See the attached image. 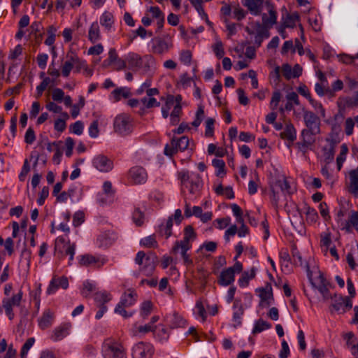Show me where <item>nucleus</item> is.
I'll return each instance as SVG.
<instances>
[{
    "mask_svg": "<svg viewBox=\"0 0 358 358\" xmlns=\"http://www.w3.org/2000/svg\"><path fill=\"white\" fill-rule=\"evenodd\" d=\"M150 43L152 52L158 55L166 53L171 45L168 41L159 37L152 38Z\"/></svg>",
    "mask_w": 358,
    "mask_h": 358,
    "instance_id": "obj_20",
    "label": "nucleus"
},
{
    "mask_svg": "<svg viewBox=\"0 0 358 358\" xmlns=\"http://www.w3.org/2000/svg\"><path fill=\"white\" fill-rule=\"evenodd\" d=\"M88 38L92 43H94L100 40V29L97 22H94L91 24L88 31Z\"/></svg>",
    "mask_w": 358,
    "mask_h": 358,
    "instance_id": "obj_34",
    "label": "nucleus"
},
{
    "mask_svg": "<svg viewBox=\"0 0 358 358\" xmlns=\"http://www.w3.org/2000/svg\"><path fill=\"white\" fill-rule=\"evenodd\" d=\"M213 48V52L217 58L220 59L223 57L224 55V50L223 44L221 41H217Z\"/></svg>",
    "mask_w": 358,
    "mask_h": 358,
    "instance_id": "obj_63",
    "label": "nucleus"
},
{
    "mask_svg": "<svg viewBox=\"0 0 358 358\" xmlns=\"http://www.w3.org/2000/svg\"><path fill=\"white\" fill-rule=\"evenodd\" d=\"M78 258L79 264L81 266H88L92 264H99L98 267L99 268L105 264V261H101L99 258L90 255H81Z\"/></svg>",
    "mask_w": 358,
    "mask_h": 358,
    "instance_id": "obj_30",
    "label": "nucleus"
},
{
    "mask_svg": "<svg viewBox=\"0 0 358 358\" xmlns=\"http://www.w3.org/2000/svg\"><path fill=\"white\" fill-rule=\"evenodd\" d=\"M167 320L171 329L182 328L187 325V321L178 313L170 315Z\"/></svg>",
    "mask_w": 358,
    "mask_h": 358,
    "instance_id": "obj_32",
    "label": "nucleus"
},
{
    "mask_svg": "<svg viewBox=\"0 0 358 358\" xmlns=\"http://www.w3.org/2000/svg\"><path fill=\"white\" fill-rule=\"evenodd\" d=\"M348 87L354 92L353 96L350 99V103L358 106V81L349 78Z\"/></svg>",
    "mask_w": 358,
    "mask_h": 358,
    "instance_id": "obj_43",
    "label": "nucleus"
},
{
    "mask_svg": "<svg viewBox=\"0 0 358 358\" xmlns=\"http://www.w3.org/2000/svg\"><path fill=\"white\" fill-rule=\"evenodd\" d=\"M215 120L213 117H208L205 122V136L212 137L214 134Z\"/></svg>",
    "mask_w": 358,
    "mask_h": 358,
    "instance_id": "obj_55",
    "label": "nucleus"
},
{
    "mask_svg": "<svg viewBox=\"0 0 358 358\" xmlns=\"http://www.w3.org/2000/svg\"><path fill=\"white\" fill-rule=\"evenodd\" d=\"M68 287L69 280L66 277L62 276L61 278H57L56 276H54L50 282L46 292L49 295L53 294L59 287L66 289Z\"/></svg>",
    "mask_w": 358,
    "mask_h": 358,
    "instance_id": "obj_19",
    "label": "nucleus"
},
{
    "mask_svg": "<svg viewBox=\"0 0 358 358\" xmlns=\"http://www.w3.org/2000/svg\"><path fill=\"white\" fill-rule=\"evenodd\" d=\"M235 280V275L231 268H226L223 270L219 276L218 284L223 287L231 285Z\"/></svg>",
    "mask_w": 358,
    "mask_h": 358,
    "instance_id": "obj_29",
    "label": "nucleus"
},
{
    "mask_svg": "<svg viewBox=\"0 0 358 358\" xmlns=\"http://www.w3.org/2000/svg\"><path fill=\"white\" fill-rule=\"evenodd\" d=\"M280 98H281V94L279 90H276V91L273 92L272 97H271V100L270 102V108L273 110H275L277 108V107L279 104V102L280 101Z\"/></svg>",
    "mask_w": 358,
    "mask_h": 358,
    "instance_id": "obj_61",
    "label": "nucleus"
},
{
    "mask_svg": "<svg viewBox=\"0 0 358 358\" xmlns=\"http://www.w3.org/2000/svg\"><path fill=\"white\" fill-rule=\"evenodd\" d=\"M255 275V272L253 270H252L250 273L248 271H244L238 280V285L241 287H246L249 284L250 280L252 279Z\"/></svg>",
    "mask_w": 358,
    "mask_h": 358,
    "instance_id": "obj_47",
    "label": "nucleus"
},
{
    "mask_svg": "<svg viewBox=\"0 0 358 358\" xmlns=\"http://www.w3.org/2000/svg\"><path fill=\"white\" fill-rule=\"evenodd\" d=\"M138 294L134 289H128L120 297L119 303L115 308L114 312L122 316L124 318L131 317L134 312H128L127 308L131 307L135 304L137 300Z\"/></svg>",
    "mask_w": 358,
    "mask_h": 358,
    "instance_id": "obj_5",
    "label": "nucleus"
},
{
    "mask_svg": "<svg viewBox=\"0 0 358 358\" xmlns=\"http://www.w3.org/2000/svg\"><path fill=\"white\" fill-rule=\"evenodd\" d=\"M179 179L180 180L182 192L185 188L188 189L191 194L197 195L199 194L203 187V181L198 173H189L188 171L180 172L179 173Z\"/></svg>",
    "mask_w": 358,
    "mask_h": 358,
    "instance_id": "obj_3",
    "label": "nucleus"
},
{
    "mask_svg": "<svg viewBox=\"0 0 358 358\" xmlns=\"http://www.w3.org/2000/svg\"><path fill=\"white\" fill-rule=\"evenodd\" d=\"M283 20L282 24L287 28H294L296 26V22L299 20V15L297 12L292 14L287 13L286 17H282Z\"/></svg>",
    "mask_w": 358,
    "mask_h": 358,
    "instance_id": "obj_38",
    "label": "nucleus"
},
{
    "mask_svg": "<svg viewBox=\"0 0 358 358\" xmlns=\"http://www.w3.org/2000/svg\"><path fill=\"white\" fill-rule=\"evenodd\" d=\"M349 190L352 194H358V166L349 171Z\"/></svg>",
    "mask_w": 358,
    "mask_h": 358,
    "instance_id": "obj_33",
    "label": "nucleus"
},
{
    "mask_svg": "<svg viewBox=\"0 0 358 358\" xmlns=\"http://www.w3.org/2000/svg\"><path fill=\"white\" fill-rule=\"evenodd\" d=\"M303 120L306 128L301 131V141L296 143L299 150L306 153L308 148L315 142V136L320 134L321 120L313 112L303 110Z\"/></svg>",
    "mask_w": 358,
    "mask_h": 358,
    "instance_id": "obj_1",
    "label": "nucleus"
},
{
    "mask_svg": "<svg viewBox=\"0 0 358 358\" xmlns=\"http://www.w3.org/2000/svg\"><path fill=\"white\" fill-rule=\"evenodd\" d=\"M189 140L187 136H181L178 138L173 137L171 141V144H166L164 147V153L165 155L172 157L178 151L185 150L189 145Z\"/></svg>",
    "mask_w": 358,
    "mask_h": 358,
    "instance_id": "obj_9",
    "label": "nucleus"
},
{
    "mask_svg": "<svg viewBox=\"0 0 358 358\" xmlns=\"http://www.w3.org/2000/svg\"><path fill=\"white\" fill-rule=\"evenodd\" d=\"M85 98L82 96L79 97V101L76 104H73L71 106V116L73 118H76L78 117V115L80 113V110L81 108H83L85 106Z\"/></svg>",
    "mask_w": 358,
    "mask_h": 358,
    "instance_id": "obj_52",
    "label": "nucleus"
},
{
    "mask_svg": "<svg viewBox=\"0 0 358 358\" xmlns=\"http://www.w3.org/2000/svg\"><path fill=\"white\" fill-rule=\"evenodd\" d=\"M331 299V308L338 314H344L352 308V301L349 296L334 294Z\"/></svg>",
    "mask_w": 358,
    "mask_h": 358,
    "instance_id": "obj_11",
    "label": "nucleus"
},
{
    "mask_svg": "<svg viewBox=\"0 0 358 358\" xmlns=\"http://www.w3.org/2000/svg\"><path fill=\"white\" fill-rule=\"evenodd\" d=\"M129 176L136 185L144 184L148 180V174L142 166H134L129 169Z\"/></svg>",
    "mask_w": 358,
    "mask_h": 358,
    "instance_id": "obj_15",
    "label": "nucleus"
},
{
    "mask_svg": "<svg viewBox=\"0 0 358 358\" xmlns=\"http://www.w3.org/2000/svg\"><path fill=\"white\" fill-rule=\"evenodd\" d=\"M35 343V338L34 337L29 338L24 343L21 348L20 356L21 358H26L29 350L34 345Z\"/></svg>",
    "mask_w": 358,
    "mask_h": 358,
    "instance_id": "obj_54",
    "label": "nucleus"
},
{
    "mask_svg": "<svg viewBox=\"0 0 358 358\" xmlns=\"http://www.w3.org/2000/svg\"><path fill=\"white\" fill-rule=\"evenodd\" d=\"M154 353L153 346L149 343L139 342L132 348L133 358H152Z\"/></svg>",
    "mask_w": 358,
    "mask_h": 358,
    "instance_id": "obj_13",
    "label": "nucleus"
},
{
    "mask_svg": "<svg viewBox=\"0 0 358 358\" xmlns=\"http://www.w3.org/2000/svg\"><path fill=\"white\" fill-rule=\"evenodd\" d=\"M71 329V323L67 322L61 324L54 329L51 339L55 342L62 340L69 334Z\"/></svg>",
    "mask_w": 358,
    "mask_h": 358,
    "instance_id": "obj_23",
    "label": "nucleus"
},
{
    "mask_svg": "<svg viewBox=\"0 0 358 358\" xmlns=\"http://www.w3.org/2000/svg\"><path fill=\"white\" fill-rule=\"evenodd\" d=\"M281 191L285 194H292L295 192V187H292L287 179L283 178L276 182Z\"/></svg>",
    "mask_w": 358,
    "mask_h": 358,
    "instance_id": "obj_44",
    "label": "nucleus"
},
{
    "mask_svg": "<svg viewBox=\"0 0 358 358\" xmlns=\"http://www.w3.org/2000/svg\"><path fill=\"white\" fill-rule=\"evenodd\" d=\"M113 128L115 132L122 136H126L132 133L134 127L129 115L120 114L115 117L113 122Z\"/></svg>",
    "mask_w": 358,
    "mask_h": 358,
    "instance_id": "obj_7",
    "label": "nucleus"
},
{
    "mask_svg": "<svg viewBox=\"0 0 358 358\" xmlns=\"http://www.w3.org/2000/svg\"><path fill=\"white\" fill-rule=\"evenodd\" d=\"M118 238L117 234L112 230L101 232L96 241L97 247L102 249H107L113 245Z\"/></svg>",
    "mask_w": 358,
    "mask_h": 358,
    "instance_id": "obj_12",
    "label": "nucleus"
},
{
    "mask_svg": "<svg viewBox=\"0 0 358 358\" xmlns=\"http://www.w3.org/2000/svg\"><path fill=\"white\" fill-rule=\"evenodd\" d=\"M215 192L217 195L225 196L228 199H232L234 198V192L231 186H227L223 187L222 184H220L215 188Z\"/></svg>",
    "mask_w": 358,
    "mask_h": 358,
    "instance_id": "obj_37",
    "label": "nucleus"
},
{
    "mask_svg": "<svg viewBox=\"0 0 358 358\" xmlns=\"http://www.w3.org/2000/svg\"><path fill=\"white\" fill-rule=\"evenodd\" d=\"M130 89L127 87H120L115 89L110 94L113 102H118L122 98H129L131 96Z\"/></svg>",
    "mask_w": 358,
    "mask_h": 358,
    "instance_id": "obj_31",
    "label": "nucleus"
},
{
    "mask_svg": "<svg viewBox=\"0 0 358 358\" xmlns=\"http://www.w3.org/2000/svg\"><path fill=\"white\" fill-rule=\"evenodd\" d=\"M48 60V55L46 53H40L37 55L36 61L38 66L41 69H45Z\"/></svg>",
    "mask_w": 358,
    "mask_h": 358,
    "instance_id": "obj_64",
    "label": "nucleus"
},
{
    "mask_svg": "<svg viewBox=\"0 0 358 358\" xmlns=\"http://www.w3.org/2000/svg\"><path fill=\"white\" fill-rule=\"evenodd\" d=\"M111 299V294L106 291L97 292L94 295V300L96 306L106 305Z\"/></svg>",
    "mask_w": 358,
    "mask_h": 358,
    "instance_id": "obj_35",
    "label": "nucleus"
},
{
    "mask_svg": "<svg viewBox=\"0 0 358 358\" xmlns=\"http://www.w3.org/2000/svg\"><path fill=\"white\" fill-rule=\"evenodd\" d=\"M192 245H186L175 242L172 248V252L174 254L180 253L184 263L187 265L192 264L193 262L187 254V251L191 248Z\"/></svg>",
    "mask_w": 358,
    "mask_h": 358,
    "instance_id": "obj_22",
    "label": "nucleus"
},
{
    "mask_svg": "<svg viewBox=\"0 0 358 358\" xmlns=\"http://www.w3.org/2000/svg\"><path fill=\"white\" fill-rule=\"evenodd\" d=\"M327 145L322 148L323 157L327 164L331 163L334 159L336 143L333 140H327Z\"/></svg>",
    "mask_w": 358,
    "mask_h": 358,
    "instance_id": "obj_27",
    "label": "nucleus"
},
{
    "mask_svg": "<svg viewBox=\"0 0 358 358\" xmlns=\"http://www.w3.org/2000/svg\"><path fill=\"white\" fill-rule=\"evenodd\" d=\"M280 137L288 141L289 144H287V146L289 147L290 144L296 139V130L293 124H286L283 131L280 134Z\"/></svg>",
    "mask_w": 358,
    "mask_h": 358,
    "instance_id": "obj_25",
    "label": "nucleus"
},
{
    "mask_svg": "<svg viewBox=\"0 0 358 358\" xmlns=\"http://www.w3.org/2000/svg\"><path fill=\"white\" fill-rule=\"evenodd\" d=\"M83 285V287L80 290V294L83 296L87 298L95 289V285L90 280H85Z\"/></svg>",
    "mask_w": 358,
    "mask_h": 358,
    "instance_id": "obj_53",
    "label": "nucleus"
},
{
    "mask_svg": "<svg viewBox=\"0 0 358 358\" xmlns=\"http://www.w3.org/2000/svg\"><path fill=\"white\" fill-rule=\"evenodd\" d=\"M263 3V0H244L243 5L248 8L252 15L257 16L262 12Z\"/></svg>",
    "mask_w": 358,
    "mask_h": 358,
    "instance_id": "obj_26",
    "label": "nucleus"
},
{
    "mask_svg": "<svg viewBox=\"0 0 358 358\" xmlns=\"http://www.w3.org/2000/svg\"><path fill=\"white\" fill-rule=\"evenodd\" d=\"M22 297L23 292L22 289H19L17 292L13 294L11 297H6L2 299L5 314L10 320H13L15 317L13 307L20 306Z\"/></svg>",
    "mask_w": 358,
    "mask_h": 358,
    "instance_id": "obj_8",
    "label": "nucleus"
},
{
    "mask_svg": "<svg viewBox=\"0 0 358 358\" xmlns=\"http://www.w3.org/2000/svg\"><path fill=\"white\" fill-rule=\"evenodd\" d=\"M135 263L140 266V271L146 276H150L155 269L157 257L155 253L146 255L143 251L137 252Z\"/></svg>",
    "mask_w": 358,
    "mask_h": 358,
    "instance_id": "obj_6",
    "label": "nucleus"
},
{
    "mask_svg": "<svg viewBox=\"0 0 358 358\" xmlns=\"http://www.w3.org/2000/svg\"><path fill=\"white\" fill-rule=\"evenodd\" d=\"M270 36V33L266 29H261L257 27V34H255L253 40L254 44L257 48H259L264 38H268Z\"/></svg>",
    "mask_w": 358,
    "mask_h": 358,
    "instance_id": "obj_36",
    "label": "nucleus"
},
{
    "mask_svg": "<svg viewBox=\"0 0 358 358\" xmlns=\"http://www.w3.org/2000/svg\"><path fill=\"white\" fill-rule=\"evenodd\" d=\"M343 88V82L341 80L337 79L331 84V87L326 88V93L328 95L332 96L335 92L342 90Z\"/></svg>",
    "mask_w": 358,
    "mask_h": 358,
    "instance_id": "obj_51",
    "label": "nucleus"
},
{
    "mask_svg": "<svg viewBox=\"0 0 358 358\" xmlns=\"http://www.w3.org/2000/svg\"><path fill=\"white\" fill-rule=\"evenodd\" d=\"M141 101L147 108L158 107L160 106V103L157 101L155 98L153 97H144L141 99Z\"/></svg>",
    "mask_w": 358,
    "mask_h": 358,
    "instance_id": "obj_62",
    "label": "nucleus"
},
{
    "mask_svg": "<svg viewBox=\"0 0 358 358\" xmlns=\"http://www.w3.org/2000/svg\"><path fill=\"white\" fill-rule=\"evenodd\" d=\"M307 273L308 277L310 279L311 284L320 292L323 299L325 300L331 299L333 296L330 294L329 290V286H330L331 285L326 280L324 275L320 272L319 275L315 278V282H313L311 279V272L308 265Z\"/></svg>",
    "mask_w": 358,
    "mask_h": 358,
    "instance_id": "obj_10",
    "label": "nucleus"
},
{
    "mask_svg": "<svg viewBox=\"0 0 358 358\" xmlns=\"http://www.w3.org/2000/svg\"><path fill=\"white\" fill-rule=\"evenodd\" d=\"M54 313L50 309H45L42 316L38 319V326L41 329L50 327L54 321Z\"/></svg>",
    "mask_w": 358,
    "mask_h": 358,
    "instance_id": "obj_28",
    "label": "nucleus"
},
{
    "mask_svg": "<svg viewBox=\"0 0 358 358\" xmlns=\"http://www.w3.org/2000/svg\"><path fill=\"white\" fill-rule=\"evenodd\" d=\"M93 166L101 172H108L113 167V162L104 155L96 156L92 160Z\"/></svg>",
    "mask_w": 358,
    "mask_h": 358,
    "instance_id": "obj_17",
    "label": "nucleus"
},
{
    "mask_svg": "<svg viewBox=\"0 0 358 358\" xmlns=\"http://www.w3.org/2000/svg\"><path fill=\"white\" fill-rule=\"evenodd\" d=\"M155 335L161 342L166 341L169 338L168 329L164 327L159 328Z\"/></svg>",
    "mask_w": 358,
    "mask_h": 358,
    "instance_id": "obj_59",
    "label": "nucleus"
},
{
    "mask_svg": "<svg viewBox=\"0 0 358 358\" xmlns=\"http://www.w3.org/2000/svg\"><path fill=\"white\" fill-rule=\"evenodd\" d=\"M268 14L269 16L266 13L262 14V24H260L259 22H257V27L262 29H266V30L269 31V29L277 23L278 14L273 6H269Z\"/></svg>",
    "mask_w": 358,
    "mask_h": 358,
    "instance_id": "obj_14",
    "label": "nucleus"
},
{
    "mask_svg": "<svg viewBox=\"0 0 358 358\" xmlns=\"http://www.w3.org/2000/svg\"><path fill=\"white\" fill-rule=\"evenodd\" d=\"M153 308V303L150 300L143 301L141 305V315L145 318L152 312Z\"/></svg>",
    "mask_w": 358,
    "mask_h": 358,
    "instance_id": "obj_50",
    "label": "nucleus"
},
{
    "mask_svg": "<svg viewBox=\"0 0 358 358\" xmlns=\"http://www.w3.org/2000/svg\"><path fill=\"white\" fill-rule=\"evenodd\" d=\"M84 129L83 123L78 120L70 126V132L80 136L83 134Z\"/></svg>",
    "mask_w": 358,
    "mask_h": 358,
    "instance_id": "obj_58",
    "label": "nucleus"
},
{
    "mask_svg": "<svg viewBox=\"0 0 358 358\" xmlns=\"http://www.w3.org/2000/svg\"><path fill=\"white\" fill-rule=\"evenodd\" d=\"M256 292H259V296L261 299L259 305L262 306H270L273 300L271 284L267 283L265 287L257 288Z\"/></svg>",
    "mask_w": 358,
    "mask_h": 358,
    "instance_id": "obj_18",
    "label": "nucleus"
},
{
    "mask_svg": "<svg viewBox=\"0 0 358 358\" xmlns=\"http://www.w3.org/2000/svg\"><path fill=\"white\" fill-rule=\"evenodd\" d=\"M103 358H127V353L121 343L112 338H106L101 345Z\"/></svg>",
    "mask_w": 358,
    "mask_h": 358,
    "instance_id": "obj_4",
    "label": "nucleus"
},
{
    "mask_svg": "<svg viewBox=\"0 0 358 358\" xmlns=\"http://www.w3.org/2000/svg\"><path fill=\"white\" fill-rule=\"evenodd\" d=\"M140 244L149 248L157 247V242L155 240V235H150L142 238Z\"/></svg>",
    "mask_w": 358,
    "mask_h": 358,
    "instance_id": "obj_56",
    "label": "nucleus"
},
{
    "mask_svg": "<svg viewBox=\"0 0 358 358\" xmlns=\"http://www.w3.org/2000/svg\"><path fill=\"white\" fill-rule=\"evenodd\" d=\"M113 15L111 13L105 11L100 17V24L107 30H110L113 24Z\"/></svg>",
    "mask_w": 358,
    "mask_h": 358,
    "instance_id": "obj_42",
    "label": "nucleus"
},
{
    "mask_svg": "<svg viewBox=\"0 0 358 358\" xmlns=\"http://www.w3.org/2000/svg\"><path fill=\"white\" fill-rule=\"evenodd\" d=\"M194 313L195 314L196 318L201 317L202 322L206 320L207 313L201 300H199L196 302Z\"/></svg>",
    "mask_w": 358,
    "mask_h": 358,
    "instance_id": "obj_48",
    "label": "nucleus"
},
{
    "mask_svg": "<svg viewBox=\"0 0 358 358\" xmlns=\"http://www.w3.org/2000/svg\"><path fill=\"white\" fill-rule=\"evenodd\" d=\"M305 209V214L306 217V222L309 224H314L317 222L318 219V214L316 210L313 208H311L307 205H305L304 206Z\"/></svg>",
    "mask_w": 358,
    "mask_h": 358,
    "instance_id": "obj_40",
    "label": "nucleus"
},
{
    "mask_svg": "<svg viewBox=\"0 0 358 358\" xmlns=\"http://www.w3.org/2000/svg\"><path fill=\"white\" fill-rule=\"evenodd\" d=\"M203 117L204 110L202 106H200L196 113L195 119L192 122V126L194 127H198L201 124Z\"/></svg>",
    "mask_w": 358,
    "mask_h": 358,
    "instance_id": "obj_60",
    "label": "nucleus"
},
{
    "mask_svg": "<svg viewBox=\"0 0 358 358\" xmlns=\"http://www.w3.org/2000/svg\"><path fill=\"white\" fill-rule=\"evenodd\" d=\"M57 29L53 26H50L48 29V36L45 41V44L48 46H51L55 41V34Z\"/></svg>",
    "mask_w": 358,
    "mask_h": 358,
    "instance_id": "obj_57",
    "label": "nucleus"
},
{
    "mask_svg": "<svg viewBox=\"0 0 358 358\" xmlns=\"http://www.w3.org/2000/svg\"><path fill=\"white\" fill-rule=\"evenodd\" d=\"M196 234L193 227L191 225H187L184 229V237L181 241H177L179 243H183L186 245H191L190 240L195 238Z\"/></svg>",
    "mask_w": 358,
    "mask_h": 358,
    "instance_id": "obj_39",
    "label": "nucleus"
},
{
    "mask_svg": "<svg viewBox=\"0 0 358 358\" xmlns=\"http://www.w3.org/2000/svg\"><path fill=\"white\" fill-rule=\"evenodd\" d=\"M271 327V324L262 319H259L255 322L252 333L253 334H259L266 329H270Z\"/></svg>",
    "mask_w": 358,
    "mask_h": 358,
    "instance_id": "obj_45",
    "label": "nucleus"
},
{
    "mask_svg": "<svg viewBox=\"0 0 358 358\" xmlns=\"http://www.w3.org/2000/svg\"><path fill=\"white\" fill-rule=\"evenodd\" d=\"M213 166L215 168V175L223 177L226 174L225 163L222 159H214L212 161Z\"/></svg>",
    "mask_w": 358,
    "mask_h": 358,
    "instance_id": "obj_46",
    "label": "nucleus"
},
{
    "mask_svg": "<svg viewBox=\"0 0 358 358\" xmlns=\"http://www.w3.org/2000/svg\"><path fill=\"white\" fill-rule=\"evenodd\" d=\"M192 245H186L175 242L172 248V252L174 254L180 253L184 263L187 265L192 264L193 262L187 254V251L191 248Z\"/></svg>",
    "mask_w": 358,
    "mask_h": 358,
    "instance_id": "obj_21",
    "label": "nucleus"
},
{
    "mask_svg": "<svg viewBox=\"0 0 358 358\" xmlns=\"http://www.w3.org/2000/svg\"><path fill=\"white\" fill-rule=\"evenodd\" d=\"M173 227V216H169L167 220H164L158 226L157 233L162 237L166 239L169 238L172 235Z\"/></svg>",
    "mask_w": 358,
    "mask_h": 358,
    "instance_id": "obj_24",
    "label": "nucleus"
},
{
    "mask_svg": "<svg viewBox=\"0 0 358 358\" xmlns=\"http://www.w3.org/2000/svg\"><path fill=\"white\" fill-rule=\"evenodd\" d=\"M127 68L134 72L141 71L145 74L150 71L155 64V59L150 55L141 57L138 54L130 52L126 55Z\"/></svg>",
    "mask_w": 358,
    "mask_h": 358,
    "instance_id": "obj_2",
    "label": "nucleus"
},
{
    "mask_svg": "<svg viewBox=\"0 0 358 358\" xmlns=\"http://www.w3.org/2000/svg\"><path fill=\"white\" fill-rule=\"evenodd\" d=\"M31 258V251L26 246V243H24V248H22L20 254V263L24 264L27 268L30 267Z\"/></svg>",
    "mask_w": 358,
    "mask_h": 358,
    "instance_id": "obj_41",
    "label": "nucleus"
},
{
    "mask_svg": "<svg viewBox=\"0 0 358 358\" xmlns=\"http://www.w3.org/2000/svg\"><path fill=\"white\" fill-rule=\"evenodd\" d=\"M145 215L138 208H135L132 213V220L136 226L141 227L144 223Z\"/></svg>",
    "mask_w": 358,
    "mask_h": 358,
    "instance_id": "obj_49",
    "label": "nucleus"
},
{
    "mask_svg": "<svg viewBox=\"0 0 358 358\" xmlns=\"http://www.w3.org/2000/svg\"><path fill=\"white\" fill-rule=\"evenodd\" d=\"M233 316L232 320L234 322V327L235 328L241 326L242 318L245 313V308L240 298H236L233 303Z\"/></svg>",
    "mask_w": 358,
    "mask_h": 358,
    "instance_id": "obj_16",
    "label": "nucleus"
}]
</instances>
